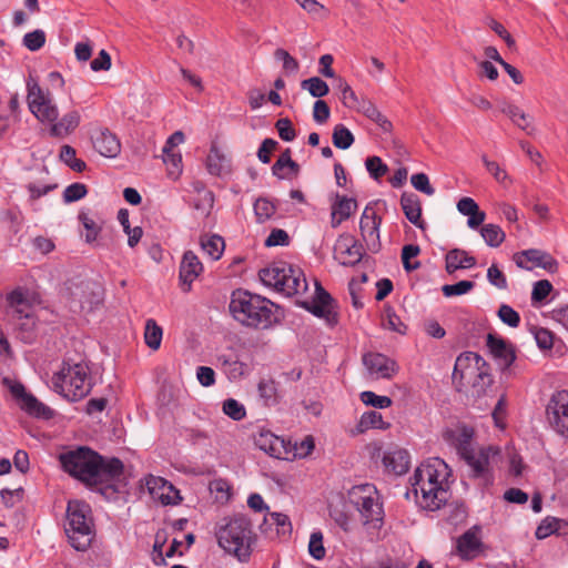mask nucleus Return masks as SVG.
<instances>
[{
    "instance_id": "obj_1",
    "label": "nucleus",
    "mask_w": 568,
    "mask_h": 568,
    "mask_svg": "<svg viewBox=\"0 0 568 568\" xmlns=\"http://www.w3.org/2000/svg\"><path fill=\"white\" fill-rule=\"evenodd\" d=\"M59 460L65 473L103 495L116 491L114 483L121 479L124 471V465L119 458L104 459L87 446L60 454Z\"/></svg>"
},
{
    "instance_id": "obj_2",
    "label": "nucleus",
    "mask_w": 568,
    "mask_h": 568,
    "mask_svg": "<svg viewBox=\"0 0 568 568\" xmlns=\"http://www.w3.org/2000/svg\"><path fill=\"white\" fill-rule=\"evenodd\" d=\"M448 465L440 458L422 464L412 477V487L417 504L430 511L439 509L450 496Z\"/></svg>"
},
{
    "instance_id": "obj_3",
    "label": "nucleus",
    "mask_w": 568,
    "mask_h": 568,
    "mask_svg": "<svg viewBox=\"0 0 568 568\" xmlns=\"http://www.w3.org/2000/svg\"><path fill=\"white\" fill-rule=\"evenodd\" d=\"M230 311L242 325L255 329H267L278 323L280 307L257 294L237 290L232 293Z\"/></svg>"
},
{
    "instance_id": "obj_4",
    "label": "nucleus",
    "mask_w": 568,
    "mask_h": 568,
    "mask_svg": "<svg viewBox=\"0 0 568 568\" xmlns=\"http://www.w3.org/2000/svg\"><path fill=\"white\" fill-rule=\"evenodd\" d=\"M219 546L240 561H246L252 554L255 540L252 523L244 515L225 517L215 526Z\"/></svg>"
},
{
    "instance_id": "obj_5",
    "label": "nucleus",
    "mask_w": 568,
    "mask_h": 568,
    "mask_svg": "<svg viewBox=\"0 0 568 568\" xmlns=\"http://www.w3.org/2000/svg\"><path fill=\"white\" fill-rule=\"evenodd\" d=\"M53 390L68 400L78 402L89 395L93 386L89 366L83 362L63 361L52 377Z\"/></svg>"
},
{
    "instance_id": "obj_6",
    "label": "nucleus",
    "mask_w": 568,
    "mask_h": 568,
    "mask_svg": "<svg viewBox=\"0 0 568 568\" xmlns=\"http://www.w3.org/2000/svg\"><path fill=\"white\" fill-rule=\"evenodd\" d=\"M261 282L273 287L286 296L304 294L307 291V282L303 271L284 261H277L267 267L260 270Z\"/></svg>"
},
{
    "instance_id": "obj_7",
    "label": "nucleus",
    "mask_w": 568,
    "mask_h": 568,
    "mask_svg": "<svg viewBox=\"0 0 568 568\" xmlns=\"http://www.w3.org/2000/svg\"><path fill=\"white\" fill-rule=\"evenodd\" d=\"M93 527L90 506L81 500H70L64 530L74 549L83 551L89 548L94 537Z\"/></svg>"
},
{
    "instance_id": "obj_8",
    "label": "nucleus",
    "mask_w": 568,
    "mask_h": 568,
    "mask_svg": "<svg viewBox=\"0 0 568 568\" xmlns=\"http://www.w3.org/2000/svg\"><path fill=\"white\" fill-rule=\"evenodd\" d=\"M351 500L359 511L364 524H382L383 504L376 487L372 484L354 486L349 491Z\"/></svg>"
},
{
    "instance_id": "obj_9",
    "label": "nucleus",
    "mask_w": 568,
    "mask_h": 568,
    "mask_svg": "<svg viewBox=\"0 0 568 568\" xmlns=\"http://www.w3.org/2000/svg\"><path fill=\"white\" fill-rule=\"evenodd\" d=\"M28 88V105L31 113L41 122H54L59 110L49 90L42 89L36 81L30 80Z\"/></svg>"
},
{
    "instance_id": "obj_10",
    "label": "nucleus",
    "mask_w": 568,
    "mask_h": 568,
    "mask_svg": "<svg viewBox=\"0 0 568 568\" xmlns=\"http://www.w3.org/2000/svg\"><path fill=\"white\" fill-rule=\"evenodd\" d=\"M499 453V448L495 446L480 447L469 452L462 459L469 467V476L487 485L493 481L491 464Z\"/></svg>"
},
{
    "instance_id": "obj_11",
    "label": "nucleus",
    "mask_w": 568,
    "mask_h": 568,
    "mask_svg": "<svg viewBox=\"0 0 568 568\" xmlns=\"http://www.w3.org/2000/svg\"><path fill=\"white\" fill-rule=\"evenodd\" d=\"M545 413L550 429L568 439V390L555 392L548 400Z\"/></svg>"
},
{
    "instance_id": "obj_12",
    "label": "nucleus",
    "mask_w": 568,
    "mask_h": 568,
    "mask_svg": "<svg viewBox=\"0 0 568 568\" xmlns=\"http://www.w3.org/2000/svg\"><path fill=\"white\" fill-rule=\"evenodd\" d=\"M381 224L382 217L377 215L373 206L367 205L359 220V230L363 241L373 253H377L382 247L379 237Z\"/></svg>"
},
{
    "instance_id": "obj_13",
    "label": "nucleus",
    "mask_w": 568,
    "mask_h": 568,
    "mask_svg": "<svg viewBox=\"0 0 568 568\" xmlns=\"http://www.w3.org/2000/svg\"><path fill=\"white\" fill-rule=\"evenodd\" d=\"M516 265L520 268L531 271L541 267L549 273L558 271V262L548 253L537 248H529L514 255Z\"/></svg>"
},
{
    "instance_id": "obj_14",
    "label": "nucleus",
    "mask_w": 568,
    "mask_h": 568,
    "mask_svg": "<svg viewBox=\"0 0 568 568\" xmlns=\"http://www.w3.org/2000/svg\"><path fill=\"white\" fill-rule=\"evenodd\" d=\"M364 250L351 234H341L334 246V257L343 266H354L363 258Z\"/></svg>"
},
{
    "instance_id": "obj_15",
    "label": "nucleus",
    "mask_w": 568,
    "mask_h": 568,
    "mask_svg": "<svg viewBox=\"0 0 568 568\" xmlns=\"http://www.w3.org/2000/svg\"><path fill=\"white\" fill-rule=\"evenodd\" d=\"M301 305L317 317L325 318L329 323L336 322L334 300L317 281H315V295L313 300L302 302Z\"/></svg>"
},
{
    "instance_id": "obj_16",
    "label": "nucleus",
    "mask_w": 568,
    "mask_h": 568,
    "mask_svg": "<svg viewBox=\"0 0 568 568\" xmlns=\"http://www.w3.org/2000/svg\"><path fill=\"white\" fill-rule=\"evenodd\" d=\"M486 346L501 371L508 369L516 361L515 347L503 337L489 333Z\"/></svg>"
},
{
    "instance_id": "obj_17",
    "label": "nucleus",
    "mask_w": 568,
    "mask_h": 568,
    "mask_svg": "<svg viewBox=\"0 0 568 568\" xmlns=\"http://www.w3.org/2000/svg\"><path fill=\"white\" fill-rule=\"evenodd\" d=\"M363 364L368 373L376 378H392L398 371L394 359L382 353H366L363 355Z\"/></svg>"
},
{
    "instance_id": "obj_18",
    "label": "nucleus",
    "mask_w": 568,
    "mask_h": 568,
    "mask_svg": "<svg viewBox=\"0 0 568 568\" xmlns=\"http://www.w3.org/2000/svg\"><path fill=\"white\" fill-rule=\"evenodd\" d=\"M145 485L150 495L163 505H174L181 500L179 490L162 477L149 475L145 478Z\"/></svg>"
},
{
    "instance_id": "obj_19",
    "label": "nucleus",
    "mask_w": 568,
    "mask_h": 568,
    "mask_svg": "<svg viewBox=\"0 0 568 568\" xmlns=\"http://www.w3.org/2000/svg\"><path fill=\"white\" fill-rule=\"evenodd\" d=\"M486 363L479 354L464 352L456 358L453 378L463 382L467 377L474 376V373L486 366Z\"/></svg>"
},
{
    "instance_id": "obj_20",
    "label": "nucleus",
    "mask_w": 568,
    "mask_h": 568,
    "mask_svg": "<svg viewBox=\"0 0 568 568\" xmlns=\"http://www.w3.org/2000/svg\"><path fill=\"white\" fill-rule=\"evenodd\" d=\"M203 271V265L199 257L192 252L186 251L180 263L179 280L184 292L191 290L192 283Z\"/></svg>"
},
{
    "instance_id": "obj_21",
    "label": "nucleus",
    "mask_w": 568,
    "mask_h": 568,
    "mask_svg": "<svg viewBox=\"0 0 568 568\" xmlns=\"http://www.w3.org/2000/svg\"><path fill=\"white\" fill-rule=\"evenodd\" d=\"M93 148L105 158H115L121 151V143L108 129L95 130L91 136Z\"/></svg>"
},
{
    "instance_id": "obj_22",
    "label": "nucleus",
    "mask_w": 568,
    "mask_h": 568,
    "mask_svg": "<svg viewBox=\"0 0 568 568\" xmlns=\"http://www.w3.org/2000/svg\"><path fill=\"white\" fill-rule=\"evenodd\" d=\"M483 542L478 536V528L473 527L465 531L456 542V550L462 559L470 560L479 556Z\"/></svg>"
},
{
    "instance_id": "obj_23",
    "label": "nucleus",
    "mask_w": 568,
    "mask_h": 568,
    "mask_svg": "<svg viewBox=\"0 0 568 568\" xmlns=\"http://www.w3.org/2000/svg\"><path fill=\"white\" fill-rule=\"evenodd\" d=\"M255 445L272 457L280 459L288 458L290 450L286 447L285 440L271 432H261L255 437Z\"/></svg>"
},
{
    "instance_id": "obj_24",
    "label": "nucleus",
    "mask_w": 568,
    "mask_h": 568,
    "mask_svg": "<svg viewBox=\"0 0 568 568\" xmlns=\"http://www.w3.org/2000/svg\"><path fill=\"white\" fill-rule=\"evenodd\" d=\"M357 207L355 199L336 194V200L331 207V226L338 227L344 221L348 220Z\"/></svg>"
},
{
    "instance_id": "obj_25",
    "label": "nucleus",
    "mask_w": 568,
    "mask_h": 568,
    "mask_svg": "<svg viewBox=\"0 0 568 568\" xmlns=\"http://www.w3.org/2000/svg\"><path fill=\"white\" fill-rule=\"evenodd\" d=\"M81 122V115L79 111L71 110L63 114L61 119H57L51 123L50 135L54 138H65L70 135L79 126Z\"/></svg>"
},
{
    "instance_id": "obj_26",
    "label": "nucleus",
    "mask_w": 568,
    "mask_h": 568,
    "mask_svg": "<svg viewBox=\"0 0 568 568\" xmlns=\"http://www.w3.org/2000/svg\"><path fill=\"white\" fill-rule=\"evenodd\" d=\"M400 206L406 219L417 226L424 229L425 222L422 219V202L414 193L404 192L400 196Z\"/></svg>"
},
{
    "instance_id": "obj_27",
    "label": "nucleus",
    "mask_w": 568,
    "mask_h": 568,
    "mask_svg": "<svg viewBox=\"0 0 568 568\" xmlns=\"http://www.w3.org/2000/svg\"><path fill=\"white\" fill-rule=\"evenodd\" d=\"M383 464L388 471L403 475L409 469L410 457L407 450L397 448L385 453Z\"/></svg>"
},
{
    "instance_id": "obj_28",
    "label": "nucleus",
    "mask_w": 568,
    "mask_h": 568,
    "mask_svg": "<svg viewBox=\"0 0 568 568\" xmlns=\"http://www.w3.org/2000/svg\"><path fill=\"white\" fill-rule=\"evenodd\" d=\"M446 437L452 442L460 458L475 449L473 447L474 429L470 427L464 426L456 430H449L446 433Z\"/></svg>"
},
{
    "instance_id": "obj_29",
    "label": "nucleus",
    "mask_w": 568,
    "mask_h": 568,
    "mask_svg": "<svg viewBox=\"0 0 568 568\" xmlns=\"http://www.w3.org/2000/svg\"><path fill=\"white\" fill-rule=\"evenodd\" d=\"M465 381L470 384V392L474 397L487 395L488 389L494 383L493 376L489 373V365L487 363L486 366L477 371V373H474V376L467 377Z\"/></svg>"
},
{
    "instance_id": "obj_30",
    "label": "nucleus",
    "mask_w": 568,
    "mask_h": 568,
    "mask_svg": "<svg viewBox=\"0 0 568 568\" xmlns=\"http://www.w3.org/2000/svg\"><path fill=\"white\" fill-rule=\"evenodd\" d=\"M500 111L509 116L513 123L520 130L526 131L528 134L534 133L535 128L531 125L532 118L528 113L524 112L520 108L504 101L500 104Z\"/></svg>"
},
{
    "instance_id": "obj_31",
    "label": "nucleus",
    "mask_w": 568,
    "mask_h": 568,
    "mask_svg": "<svg viewBox=\"0 0 568 568\" xmlns=\"http://www.w3.org/2000/svg\"><path fill=\"white\" fill-rule=\"evenodd\" d=\"M476 265V258L460 248H453L446 254V271L454 274L460 268H471Z\"/></svg>"
},
{
    "instance_id": "obj_32",
    "label": "nucleus",
    "mask_w": 568,
    "mask_h": 568,
    "mask_svg": "<svg viewBox=\"0 0 568 568\" xmlns=\"http://www.w3.org/2000/svg\"><path fill=\"white\" fill-rule=\"evenodd\" d=\"M206 168L211 174L222 176L230 172L231 164L230 160L219 150V148L212 145L206 159Z\"/></svg>"
},
{
    "instance_id": "obj_33",
    "label": "nucleus",
    "mask_w": 568,
    "mask_h": 568,
    "mask_svg": "<svg viewBox=\"0 0 568 568\" xmlns=\"http://www.w3.org/2000/svg\"><path fill=\"white\" fill-rule=\"evenodd\" d=\"M80 293L73 292L72 295L78 297L81 308H84L85 305L89 308H92L94 304H99L101 302V292L99 286L92 282H82L81 285L77 288Z\"/></svg>"
},
{
    "instance_id": "obj_34",
    "label": "nucleus",
    "mask_w": 568,
    "mask_h": 568,
    "mask_svg": "<svg viewBox=\"0 0 568 568\" xmlns=\"http://www.w3.org/2000/svg\"><path fill=\"white\" fill-rule=\"evenodd\" d=\"M561 530L562 534L568 531V523L562 519L549 516L541 520L536 529L535 535L537 539H545L552 534H560Z\"/></svg>"
},
{
    "instance_id": "obj_35",
    "label": "nucleus",
    "mask_w": 568,
    "mask_h": 568,
    "mask_svg": "<svg viewBox=\"0 0 568 568\" xmlns=\"http://www.w3.org/2000/svg\"><path fill=\"white\" fill-rule=\"evenodd\" d=\"M19 405L26 413L38 418L49 419L53 415L51 408L38 400V398L30 393L19 403Z\"/></svg>"
},
{
    "instance_id": "obj_36",
    "label": "nucleus",
    "mask_w": 568,
    "mask_h": 568,
    "mask_svg": "<svg viewBox=\"0 0 568 568\" xmlns=\"http://www.w3.org/2000/svg\"><path fill=\"white\" fill-rule=\"evenodd\" d=\"M285 168H288L295 175L300 172V165L292 160L290 149H286L281 153L272 166V173L278 179H285L286 175L281 173Z\"/></svg>"
},
{
    "instance_id": "obj_37",
    "label": "nucleus",
    "mask_w": 568,
    "mask_h": 568,
    "mask_svg": "<svg viewBox=\"0 0 568 568\" xmlns=\"http://www.w3.org/2000/svg\"><path fill=\"white\" fill-rule=\"evenodd\" d=\"M480 235L490 247H498L506 237L505 232L497 224H484L480 229Z\"/></svg>"
},
{
    "instance_id": "obj_38",
    "label": "nucleus",
    "mask_w": 568,
    "mask_h": 568,
    "mask_svg": "<svg viewBox=\"0 0 568 568\" xmlns=\"http://www.w3.org/2000/svg\"><path fill=\"white\" fill-rule=\"evenodd\" d=\"M332 141L337 149L347 150L353 145L355 138L344 124H336L333 129Z\"/></svg>"
},
{
    "instance_id": "obj_39",
    "label": "nucleus",
    "mask_w": 568,
    "mask_h": 568,
    "mask_svg": "<svg viewBox=\"0 0 568 568\" xmlns=\"http://www.w3.org/2000/svg\"><path fill=\"white\" fill-rule=\"evenodd\" d=\"M162 328L156 324V322L152 318L148 320L145 323V332H144V339L145 344L151 349H158L161 345L162 341Z\"/></svg>"
},
{
    "instance_id": "obj_40",
    "label": "nucleus",
    "mask_w": 568,
    "mask_h": 568,
    "mask_svg": "<svg viewBox=\"0 0 568 568\" xmlns=\"http://www.w3.org/2000/svg\"><path fill=\"white\" fill-rule=\"evenodd\" d=\"M275 212V204L266 197H260L254 203V214L258 223H264L270 220Z\"/></svg>"
},
{
    "instance_id": "obj_41",
    "label": "nucleus",
    "mask_w": 568,
    "mask_h": 568,
    "mask_svg": "<svg viewBox=\"0 0 568 568\" xmlns=\"http://www.w3.org/2000/svg\"><path fill=\"white\" fill-rule=\"evenodd\" d=\"M163 162L168 166V175L179 178L182 172V155L180 152L163 150Z\"/></svg>"
},
{
    "instance_id": "obj_42",
    "label": "nucleus",
    "mask_w": 568,
    "mask_h": 568,
    "mask_svg": "<svg viewBox=\"0 0 568 568\" xmlns=\"http://www.w3.org/2000/svg\"><path fill=\"white\" fill-rule=\"evenodd\" d=\"M301 87L307 90L314 98L325 97L329 91L327 83L318 77L303 80Z\"/></svg>"
},
{
    "instance_id": "obj_43",
    "label": "nucleus",
    "mask_w": 568,
    "mask_h": 568,
    "mask_svg": "<svg viewBox=\"0 0 568 568\" xmlns=\"http://www.w3.org/2000/svg\"><path fill=\"white\" fill-rule=\"evenodd\" d=\"M257 390L265 405H273L277 402V388L273 379H262L257 385Z\"/></svg>"
},
{
    "instance_id": "obj_44",
    "label": "nucleus",
    "mask_w": 568,
    "mask_h": 568,
    "mask_svg": "<svg viewBox=\"0 0 568 568\" xmlns=\"http://www.w3.org/2000/svg\"><path fill=\"white\" fill-rule=\"evenodd\" d=\"M481 161L486 168V170L494 176V179L500 184H511V179L507 174V172L500 168V165L496 161H491L487 158V155H481Z\"/></svg>"
},
{
    "instance_id": "obj_45",
    "label": "nucleus",
    "mask_w": 568,
    "mask_h": 568,
    "mask_svg": "<svg viewBox=\"0 0 568 568\" xmlns=\"http://www.w3.org/2000/svg\"><path fill=\"white\" fill-rule=\"evenodd\" d=\"M420 253V248L415 244H407L402 248V262L405 271L412 272L420 266L418 261L412 262Z\"/></svg>"
},
{
    "instance_id": "obj_46",
    "label": "nucleus",
    "mask_w": 568,
    "mask_h": 568,
    "mask_svg": "<svg viewBox=\"0 0 568 568\" xmlns=\"http://www.w3.org/2000/svg\"><path fill=\"white\" fill-rule=\"evenodd\" d=\"M202 248L213 258L219 260L224 251V240L220 235H212L202 240Z\"/></svg>"
},
{
    "instance_id": "obj_47",
    "label": "nucleus",
    "mask_w": 568,
    "mask_h": 568,
    "mask_svg": "<svg viewBox=\"0 0 568 568\" xmlns=\"http://www.w3.org/2000/svg\"><path fill=\"white\" fill-rule=\"evenodd\" d=\"M337 89L339 90L343 104L348 109H354L361 101L351 85L342 78L337 79Z\"/></svg>"
},
{
    "instance_id": "obj_48",
    "label": "nucleus",
    "mask_w": 568,
    "mask_h": 568,
    "mask_svg": "<svg viewBox=\"0 0 568 568\" xmlns=\"http://www.w3.org/2000/svg\"><path fill=\"white\" fill-rule=\"evenodd\" d=\"M361 400L375 408H388L392 405V399L388 396L377 395L372 390H365L361 393Z\"/></svg>"
},
{
    "instance_id": "obj_49",
    "label": "nucleus",
    "mask_w": 568,
    "mask_h": 568,
    "mask_svg": "<svg viewBox=\"0 0 568 568\" xmlns=\"http://www.w3.org/2000/svg\"><path fill=\"white\" fill-rule=\"evenodd\" d=\"M358 427L361 430H366L368 428H386V426H384L382 414L376 410L364 413L359 419Z\"/></svg>"
},
{
    "instance_id": "obj_50",
    "label": "nucleus",
    "mask_w": 568,
    "mask_h": 568,
    "mask_svg": "<svg viewBox=\"0 0 568 568\" xmlns=\"http://www.w3.org/2000/svg\"><path fill=\"white\" fill-rule=\"evenodd\" d=\"M475 287V283L471 281H460L455 284H445L442 287V292L444 296L452 297V296H458L464 295L470 292Z\"/></svg>"
},
{
    "instance_id": "obj_51",
    "label": "nucleus",
    "mask_w": 568,
    "mask_h": 568,
    "mask_svg": "<svg viewBox=\"0 0 568 568\" xmlns=\"http://www.w3.org/2000/svg\"><path fill=\"white\" fill-rule=\"evenodd\" d=\"M366 170L374 180H379L384 176L388 166L382 161L379 156H368L365 161Z\"/></svg>"
},
{
    "instance_id": "obj_52",
    "label": "nucleus",
    "mask_w": 568,
    "mask_h": 568,
    "mask_svg": "<svg viewBox=\"0 0 568 568\" xmlns=\"http://www.w3.org/2000/svg\"><path fill=\"white\" fill-rule=\"evenodd\" d=\"M497 315L504 324L510 327H518L520 324L519 313L507 304H501L499 306Z\"/></svg>"
},
{
    "instance_id": "obj_53",
    "label": "nucleus",
    "mask_w": 568,
    "mask_h": 568,
    "mask_svg": "<svg viewBox=\"0 0 568 568\" xmlns=\"http://www.w3.org/2000/svg\"><path fill=\"white\" fill-rule=\"evenodd\" d=\"M223 413L234 420H242L246 415L244 405L234 398L224 400Z\"/></svg>"
},
{
    "instance_id": "obj_54",
    "label": "nucleus",
    "mask_w": 568,
    "mask_h": 568,
    "mask_svg": "<svg viewBox=\"0 0 568 568\" xmlns=\"http://www.w3.org/2000/svg\"><path fill=\"white\" fill-rule=\"evenodd\" d=\"M44 43L45 33L40 29L29 32L23 37V45L30 51H38L44 45Z\"/></svg>"
},
{
    "instance_id": "obj_55",
    "label": "nucleus",
    "mask_w": 568,
    "mask_h": 568,
    "mask_svg": "<svg viewBox=\"0 0 568 568\" xmlns=\"http://www.w3.org/2000/svg\"><path fill=\"white\" fill-rule=\"evenodd\" d=\"M410 183L413 187L428 196L435 194V189L429 182V178L425 173H416L410 176Z\"/></svg>"
},
{
    "instance_id": "obj_56",
    "label": "nucleus",
    "mask_w": 568,
    "mask_h": 568,
    "mask_svg": "<svg viewBox=\"0 0 568 568\" xmlns=\"http://www.w3.org/2000/svg\"><path fill=\"white\" fill-rule=\"evenodd\" d=\"M310 555L320 560L325 557V548L323 546V534L321 531H314L311 535L310 544H308Z\"/></svg>"
},
{
    "instance_id": "obj_57",
    "label": "nucleus",
    "mask_w": 568,
    "mask_h": 568,
    "mask_svg": "<svg viewBox=\"0 0 568 568\" xmlns=\"http://www.w3.org/2000/svg\"><path fill=\"white\" fill-rule=\"evenodd\" d=\"M88 193L87 186L83 183H72L63 191V201L72 203L81 200Z\"/></svg>"
},
{
    "instance_id": "obj_58",
    "label": "nucleus",
    "mask_w": 568,
    "mask_h": 568,
    "mask_svg": "<svg viewBox=\"0 0 568 568\" xmlns=\"http://www.w3.org/2000/svg\"><path fill=\"white\" fill-rule=\"evenodd\" d=\"M274 58L283 62V69L285 72L296 73L300 69L298 61L284 49H276Z\"/></svg>"
},
{
    "instance_id": "obj_59",
    "label": "nucleus",
    "mask_w": 568,
    "mask_h": 568,
    "mask_svg": "<svg viewBox=\"0 0 568 568\" xmlns=\"http://www.w3.org/2000/svg\"><path fill=\"white\" fill-rule=\"evenodd\" d=\"M275 128L280 138L285 142H291L296 138V131L288 118H281L276 121Z\"/></svg>"
},
{
    "instance_id": "obj_60",
    "label": "nucleus",
    "mask_w": 568,
    "mask_h": 568,
    "mask_svg": "<svg viewBox=\"0 0 568 568\" xmlns=\"http://www.w3.org/2000/svg\"><path fill=\"white\" fill-rule=\"evenodd\" d=\"M268 518L277 527V534L282 536H290L292 532V524L287 515L282 513H270Z\"/></svg>"
},
{
    "instance_id": "obj_61",
    "label": "nucleus",
    "mask_w": 568,
    "mask_h": 568,
    "mask_svg": "<svg viewBox=\"0 0 568 568\" xmlns=\"http://www.w3.org/2000/svg\"><path fill=\"white\" fill-rule=\"evenodd\" d=\"M384 326L393 332L405 334L406 325L400 321L399 316L392 310L385 311Z\"/></svg>"
},
{
    "instance_id": "obj_62",
    "label": "nucleus",
    "mask_w": 568,
    "mask_h": 568,
    "mask_svg": "<svg viewBox=\"0 0 568 568\" xmlns=\"http://www.w3.org/2000/svg\"><path fill=\"white\" fill-rule=\"evenodd\" d=\"M552 285L548 280H540L534 284L531 292L532 303L544 301L551 292Z\"/></svg>"
},
{
    "instance_id": "obj_63",
    "label": "nucleus",
    "mask_w": 568,
    "mask_h": 568,
    "mask_svg": "<svg viewBox=\"0 0 568 568\" xmlns=\"http://www.w3.org/2000/svg\"><path fill=\"white\" fill-rule=\"evenodd\" d=\"M290 244V236L286 231L282 229H274L265 240V246H285Z\"/></svg>"
},
{
    "instance_id": "obj_64",
    "label": "nucleus",
    "mask_w": 568,
    "mask_h": 568,
    "mask_svg": "<svg viewBox=\"0 0 568 568\" xmlns=\"http://www.w3.org/2000/svg\"><path fill=\"white\" fill-rule=\"evenodd\" d=\"M487 280L491 285L496 286L499 290L507 288V278L505 274L495 264H493L487 270Z\"/></svg>"
}]
</instances>
